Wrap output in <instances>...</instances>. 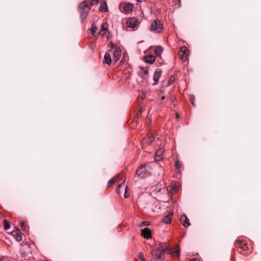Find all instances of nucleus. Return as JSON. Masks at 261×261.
I'll return each mask as SVG.
<instances>
[{
	"label": "nucleus",
	"instance_id": "obj_20",
	"mask_svg": "<svg viewBox=\"0 0 261 261\" xmlns=\"http://www.w3.org/2000/svg\"><path fill=\"white\" fill-rule=\"evenodd\" d=\"M108 31V24L107 23H103L101 26V29L99 34L101 35H104Z\"/></svg>",
	"mask_w": 261,
	"mask_h": 261
},
{
	"label": "nucleus",
	"instance_id": "obj_28",
	"mask_svg": "<svg viewBox=\"0 0 261 261\" xmlns=\"http://www.w3.org/2000/svg\"><path fill=\"white\" fill-rule=\"evenodd\" d=\"M164 152V150L162 148H160L159 150H156L155 154L160 156H162L163 153Z\"/></svg>",
	"mask_w": 261,
	"mask_h": 261
},
{
	"label": "nucleus",
	"instance_id": "obj_39",
	"mask_svg": "<svg viewBox=\"0 0 261 261\" xmlns=\"http://www.w3.org/2000/svg\"><path fill=\"white\" fill-rule=\"evenodd\" d=\"M123 60V59H122V60L121 61V62H120L121 63L122 62Z\"/></svg>",
	"mask_w": 261,
	"mask_h": 261
},
{
	"label": "nucleus",
	"instance_id": "obj_26",
	"mask_svg": "<svg viewBox=\"0 0 261 261\" xmlns=\"http://www.w3.org/2000/svg\"><path fill=\"white\" fill-rule=\"evenodd\" d=\"M97 30V27L94 23H92L91 28L90 29V31L92 34L95 35V33H96Z\"/></svg>",
	"mask_w": 261,
	"mask_h": 261
},
{
	"label": "nucleus",
	"instance_id": "obj_37",
	"mask_svg": "<svg viewBox=\"0 0 261 261\" xmlns=\"http://www.w3.org/2000/svg\"><path fill=\"white\" fill-rule=\"evenodd\" d=\"M141 114V110H140L139 112H138L137 115L139 116Z\"/></svg>",
	"mask_w": 261,
	"mask_h": 261
},
{
	"label": "nucleus",
	"instance_id": "obj_38",
	"mask_svg": "<svg viewBox=\"0 0 261 261\" xmlns=\"http://www.w3.org/2000/svg\"><path fill=\"white\" fill-rule=\"evenodd\" d=\"M164 99H165V96H163V97H162V100H164Z\"/></svg>",
	"mask_w": 261,
	"mask_h": 261
},
{
	"label": "nucleus",
	"instance_id": "obj_2",
	"mask_svg": "<svg viewBox=\"0 0 261 261\" xmlns=\"http://www.w3.org/2000/svg\"><path fill=\"white\" fill-rule=\"evenodd\" d=\"M164 28L163 23L159 19H155L152 22L150 26L151 31L155 33H161Z\"/></svg>",
	"mask_w": 261,
	"mask_h": 261
},
{
	"label": "nucleus",
	"instance_id": "obj_11",
	"mask_svg": "<svg viewBox=\"0 0 261 261\" xmlns=\"http://www.w3.org/2000/svg\"><path fill=\"white\" fill-rule=\"evenodd\" d=\"M142 236L147 239L151 238V232L150 229L147 228H145L142 230Z\"/></svg>",
	"mask_w": 261,
	"mask_h": 261
},
{
	"label": "nucleus",
	"instance_id": "obj_6",
	"mask_svg": "<svg viewBox=\"0 0 261 261\" xmlns=\"http://www.w3.org/2000/svg\"><path fill=\"white\" fill-rule=\"evenodd\" d=\"M137 175L140 178H145L148 175V172L146 170V166L142 165L136 172Z\"/></svg>",
	"mask_w": 261,
	"mask_h": 261
},
{
	"label": "nucleus",
	"instance_id": "obj_8",
	"mask_svg": "<svg viewBox=\"0 0 261 261\" xmlns=\"http://www.w3.org/2000/svg\"><path fill=\"white\" fill-rule=\"evenodd\" d=\"M188 50L186 46H181L180 48L179 52V56L183 61H186L187 59Z\"/></svg>",
	"mask_w": 261,
	"mask_h": 261
},
{
	"label": "nucleus",
	"instance_id": "obj_24",
	"mask_svg": "<svg viewBox=\"0 0 261 261\" xmlns=\"http://www.w3.org/2000/svg\"><path fill=\"white\" fill-rule=\"evenodd\" d=\"M139 74L141 76H143L147 75L148 74L147 69H146V68H145L144 67H141L140 70L139 72Z\"/></svg>",
	"mask_w": 261,
	"mask_h": 261
},
{
	"label": "nucleus",
	"instance_id": "obj_35",
	"mask_svg": "<svg viewBox=\"0 0 261 261\" xmlns=\"http://www.w3.org/2000/svg\"><path fill=\"white\" fill-rule=\"evenodd\" d=\"M173 215V212L170 211V212H169V213L167 216H170V218L171 219Z\"/></svg>",
	"mask_w": 261,
	"mask_h": 261
},
{
	"label": "nucleus",
	"instance_id": "obj_14",
	"mask_svg": "<svg viewBox=\"0 0 261 261\" xmlns=\"http://www.w3.org/2000/svg\"><path fill=\"white\" fill-rule=\"evenodd\" d=\"M90 8H87L86 10H83V11H81V18L82 19V22H83L87 18L90 10Z\"/></svg>",
	"mask_w": 261,
	"mask_h": 261
},
{
	"label": "nucleus",
	"instance_id": "obj_34",
	"mask_svg": "<svg viewBox=\"0 0 261 261\" xmlns=\"http://www.w3.org/2000/svg\"><path fill=\"white\" fill-rule=\"evenodd\" d=\"M20 226H21V229L22 230H24L25 229V223H24V222L21 221L20 222Z\"/></svg>",
	"mask_w": 261,
	"mask_h": 261
},
{
	"label": "nucleus",
	"instance_id": "obj_4",
	"mask_svg": "<svg viewBox=\"0 0 261 261\" xmlns=\"http://www.w3.org/2000/svg\"><path fill=\"white\" fill-rule=\"evenodd\" d=\"M111 49H110L109 51L113 53V60H114L115 62H116L119 60L121 54V50L119 46H116L113 43H111Z\"/></svg>",
	"mask_w": 261,
	"mask_h": 261
},
{
	"label": "nucleus",
	"instance_id": "obj_30",
	"mask_svg": "<svg viewBox=\"0 0 261 261\" xmlns=\"http://www.w3.org/2000/svg\"><path fill=\"white\" fill-rule=\"evenodd\" d=\"M149 224L150 223L148 221H143L139 224V226L142 227L145 226H148Z\"/></svg>",
	"mask_w": 261,
	"mask_h": 261
},
{
	"label": "nucleus",
	"instance_id": "obj_15",
	"mask_svg": "<svg viewBox=\"0 0 261 261\" xmlns=\"http://www.w3.org/2000/svg\"><path fill=\"white\" fill-rule=\"evenodd\" d=\"M112 63V58L111 55L109 53H106L104 56V58L103 60V64H107L108 65H110Z\"/></svg>",
	"mask_w": 261,
	"mask_h": 261
},
{
	"label": "nucleus",
	"instance_id": "obj_23",
	"mask_svg": "<svg viewBox=\"0 0 261 261\" xmlns=\"http://www.w3.org/2000/svg\"><path fill=\"white\" fill-rule=\"evenodd\" d=\"M163 51V48L162 46H158L155 49L154 54L156 56H160L161 55Z\"/></svg>",
	"mask_w": 261,
	"mask_h": 261
},
{
	"label": "nucleus",
	"instance_id": "obj_3",
	"mask_svg": "<svg viewBox=\"0 0 261 261\" xmlns=\"http://www.w3.org/2000/svg\"><path fill=\"white\" fill-rule=\"evenodd\" d=\"M121 183L119 186H118V187L116 188V192L118 195L121 196L123 190H124V196L125 198H127L128 195H126V189L127 187L126 186H125L124 185L125 177L124 175H121Z\"/></svg>",
	"mask_w": 261,
	"mask_h": 261
},
{
	"label": "nucleus",
	"instance_id": "obj_17",
	"mask_svg": "<svg viewBox=\"0 0 261 261\" xmlns=\"http://www.w3.org/2000/svg\"><path fill=\"white\" fill-rule=\"evenodd\" d=\"M235 245L236 247H240L243 250L247 248L246 243L244 241L238 240L236 242Z\"/></svg>",
	"mask_w": 261,
	"mask_h": 261
},
{
	"label": "nucleus",
	"instance_id": "obj_18",
	"mask_svg": "<svg viewBox=\"0 0 261 261\" xmlns=\"http://www.w3.org/2000/svg\"><path fill=\"white\" fill-rule=\"evenodd\" d=\"M98 10L100 12H107L108 11V6L105 1H102L99 7Z\"/></svg>",
	"mask_w": 261,
	"mask_h": 261
},
{
	"label": "nucleus",
	"instance_id": "obj_13",
	"mask_svg": "<svg viewBox=\"0 0 261 261\" xmlns=\"http://www.w3.org/2000/svg\"><path fill=\"white\" fill-rule=\"evenodd\" d=\"M134 5L129 2L125 3L123 6V10L126 13H128L132 11Z\"/></svg>",
	"mask_w": 261,
	"mask_h": 261
},
{
	"label": "nucleus",
	"instance_id": "obj_27",
	"mask_svg": "<svg viewBox=\"0 0 261 261\" xmlns=\"http://www.w3.org/2000/svg\"><path fill=\"white\" fill-rule=\"evenodd\" d=\"M4 229L8 230L10 228V226L9 222L7 220L5 219L4 220Z\"/></svg>",
	"mask_w": 261,
	"mask_h": 261
},
{
	"label": "nucleus",
	"instance_id": "obj_16",
	"mask_svg": "<svg viewBox=\"0 0 261 261\" xmlns=\"http://www.w3.org/2000/svg\"><path fill=\"white\" fill-rule=\"evenodd\" d=\"M121 175H123L122 174H118V175L114 177L113 178L110 179L108 183V186L110 187L112 186L117 180L119 178H120L121 180Z\"/></svg>",
	"mask_w": 261,
	"mask_h": 261
},
{
	"label": "nucleus",
	"instance_id": "obj_12",
	"mask_svg": "<svg viewBox=\"0 0 261 261\" xmlns=\"http://www.w3.org/2000/svg\"><path fill=\"white\" fill-rule=\"evenodd\" d=\"M180 221L182 224L185 226H188L191 225L190 221L186 215H183L180 218Z\"/></svg>",
	"mask_w": 261,
	"mask_h": 261
},
{
	"label": "nucleus",
	"instance_id": "obj_29",
	"mask_svg": "<svg viewBox=\"0 0 261 261\" xmlns=\"http://www.w3.org/2000/svg\"><path fill=\"white\" fill-rule=\"evenodd\" d=\"M175 167L176 170L179 171V170L181 168V166H180V164L179 163L178 160H177L175 162Z\"/></svg>",
	"mask_w": 261,
	"mask_h": 261
},
{
	"label": "nucleus",
	"instance_id": "obj_25",
	"mask_svg": "<svg viewBox=\"0 0 261 261\" xmlns=\"http://www.w3.org/2000/svg\"><path fill=\"white\" fill-rule=\"evenodd\" d=\"M162 222L165 223H169L171 221V219L170 218V216H165L163 217L162 219Z\"/></svg>",
	"mask_w": 261,
	"mask_h": 261
},
{
	"label": "nucleus",
	"instance_id": "obj_7",
	"mask_svg": "<svg viewBox=\"0 0 261 261\" xmlns=\"http://www.w3.org/2000/svg\"><path fill=\"white\" fill-rule=\"evenodd\" d=\"M11 234L17 241L20 242L21 241L22 233L16 227H14L13 231L11 232Z\"/></svg>",
	"mask_w": 261,
	"mask_h": 261
},
{
	"label": "nucleus",
	"instance_id": "obj_10",
	"mask_svg": "<svg viewBox=\"0 0 261 261\" xmlns=\"http://www.w3.org/2000/svg\"><path fill=\"white\" fill-rule=\"evenodd\" d=\"M162 74V71L160 70H156L153 75V80L154 81L153 85H156L159 82V79Z\"/></svg>",
	"mask_w": 261,
	"mask_h": 261
},
{
	"label": "nucleus",
	"instance_id": "obj_22",
	"mask_svg": "<svg viewBox=\"0 0 261 261\" xmlns=\"http://www.w3.org/2000/svg\"><path fill=\"white\" fill-rule=\"evenodd\" d=\"M145 61L147 63L152 64L155 61V58L153 55H148L145 57Z\"/></svg>",
	"mask_w": 261,
	"mask_h": 261
},
{
	"label": "nucleus",
	"instance_id": "obj_32",
	"mask_svg": "<svg viewBox=\"0 0 261 261\" xmlns=\"http://www.w3.org/2000/svg\"><path fill=\"white\" fill-rule=\"evenodd\" d=\"M162 159V156H160L159 155L157 156L156 154H155V156H154V160L155 161H160V160H161Z\"/></svg>",
	"mask_w": 261,
	"mask_h": 261
},
{
	"label": "nucleus",
	"instance_id": "obj_9",
	"mask_svg": "<svg viewBox=\"0 0 261 261\" xmlns=\"http://www.w3.org/2000/svg\"><path fill=\"white\" fill-rule=\"evenodd\" d=\"M138 23L137 20L135 18H129L126 22V25L129 28H134Z\"/></svg>",
	"mask_w": 261,
	"mask_h": 261
},
{
	"label": "nucleus",
	"instance_id": "obj_36",
	"mask_svg": "<svg viewBox=\"0 0 261 261\" xmlns=\"http://www.w3.org/2000/svg\"><path fill=\"white\" fill-rule=\"evenodd\" d=\"M190 261H199V260L197 259L196 258H193V259H191Z\"/></svg>",
	"mask_w": 261,
	"mask_h": 261
},
{
	"label": "nucleus",
	"instance_id": "obj_1",
	"mask_svg": "<svg viewBox=\"0 0 261 261\" xmlns=\"http://www.w3.org/2000/svg\"><path fill=\"white\" fill-rule=\"evenodd\" d=\"M168 254H171L173 256L179 257L180 254V248L177 246L175 248H167L166 245L159 244L156 246L151 251L152 259L158 260L162 259L165 254V251Z\"/></svg>",
	"mask_w": 261,
	"mask_h": 261
},
{
	"label": "nucleus",
	"instance_id": "obj_21",
	"mask_svg": "<svg viewBox=\"0 0 261 261\" xmlns=\"http://www.w3.org/2000/svg\"><path fill=\"white\" fill-rule=\"evenodd\" d=\"M79 9H80V11H83V10H86L87 8H90L87 1H84L81 3L80 4L79 6Z\"/></svg>",
	"mask_w": 261,
	"mask_h": 261
},
{
	"label": "nucleus",
	"instance_id": "obj_5",
	"mask_svg": "<svg viewBox=\"0 0 261 261\" xmlns=\"http://www.w3.org/2000/svg\"><path fill=\"white\" fill-rule=\"evenodd\" d=\"M155 140V137L153 135V134L149 133L146 137H145L141 142V145L142 147L146 145H149L153 141Z\"/></svg>",
	"mask_w": 261,
	"mask_h": 261
},
{
	"label": "nucleus",
	"instance_id": "obj_31",
	"mask_svg": "<svg viewBox=\"0 0 261 261\" xmlns=\"http://www.w3.org/2000/svg\"><path fill=\"white\" fill-rule=\"evenodd\" d=\"M139 257L141 259L142 261H146L145 258L143 256V254L141 252L139 253Z\"/></svg>",
	"mask_w": 261,
	"mask_h": 261
},
{
	"label": "nucleus",
	"instance_id": "obj_33",
	"mask_svg": "<svg viewBox=\"0 0 261 261\" xmlns=\"http://www.w3.org/2000/svg\"><path fill=\"white\" fill-rule=\"evenodd\" d=\"M190 100H191V101L192 105L194 106H195V102H194V96H191V97H190Z\"/></svg>",
	"mask_w": 261,
	"mask_h": 261
},
{
	"label": "nucleus",
	"instance_id": "obj_19",
	"mask_svg": "<svg viewBox=\"0 0 261 261\" xmlns=\"http://www.w3.org/2000/svg\"><path fill=\"white\" fill-rule=\"evenodd\" d=\"M167 191L171 194L176 192L177 187L176 184L175 182H172L170 186L167 187Z\"/></svg>",
	"mask_w": 261,
	"mask_h": 261
}]
</instances>
